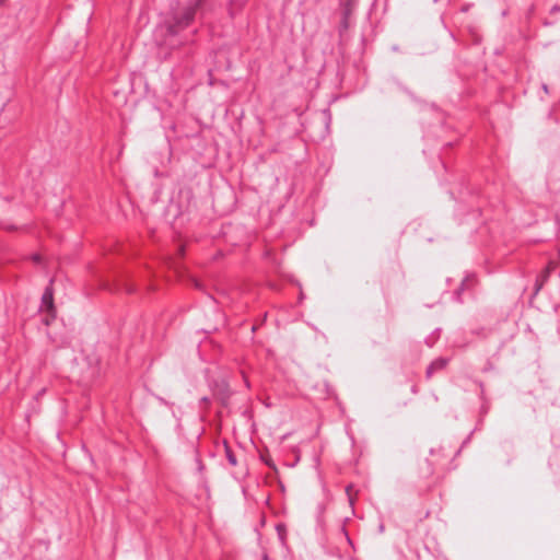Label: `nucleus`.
Listing matches in <instances>:
<instances>
[{"label":"nucleus","instance_id":"f257e3e1","mask_svg":"<svg viewBox=\"0 0 560 560\" xmlns=\"http://www.w3.org/2000/svg\"><path fill=\"white\" fill-rule=\"evenodd\" d=\"M454 145L453 140H445L439 151V162L445 173L453 178V187L450 189L451 197L456 201L454 217L460 225H468L471 229L480 221L485 223L489 217L485 208L486 200L479 188L470 183L466 173H456L446 158V151Z\"/></svg>","mask_w":560,"mask_h":560},{"label":"nucleus","instance_id":"f03ea898","mask_svg":"<svg viewBox=\"0 0 560 560\" xmlns=\"http://www.w3.org/2000/svg\"><path fill=\"white\" fill-rule=\"evenodd\" d=\"M133 255V249L114 242L108 253L96 265L90 266V272L97 288L109 292L125 291L128 294L138 291L133 273L124 266L125 261Z\"/></svg>","mask_w":560,"mask_h":560},{"label":"nucleus","instance_id":"7ed1b4c3","mask_svg":"<svg viewBox=\"0 0 560 560\" xmlns=\"http://www.w3.org/2000/svg\"><path fill=\"white\" fill-rule=\"evenodd\" d=\"M207 0H188L187 4L177 11H173L170 19L183 31L189 27L195 21L197 11Z\"/></svg>","mask_w":560,"mask_h":560},{"label":"nucleus","instance_id":"20e7f679","mask_svg":"<svg viewBox=\"0 0 560 560\" xmlns=\"http://www.w3.org/2000/svg\"><path fill=\"white\" fill-rule=\"evenodd\" d=\"M208 386L213 397L219 400L222 407L226 408L233 394L229 381L223 376H211L208 378Z\"/></svg>","mask_w":560,"mask_h":560},{"label":"nucleus","instance_id":"39448f33","mask_svg":"<svg viewBox=\"0 0 560 560\" xmlns=\"http://www.w3.org/2000/svg\"><path fill=\"white\" fill-rule=\"evenodd\" d=\"M478 283V278L475 272H466L459 285L453 291L452 300L456 303H464L463 293L474 290Z\"/></svg>","mask_w":560,"mask_h":560},{"label":"nucleus","instance_id":"423d86ee","mask_svg":"<svg viewBox=\"0 0 560 560\" xmlns=\"http://www.w3.org/2000/svg\"><path fill=\"white\" fill-rule=\"evenodd\" d=\"M341 19L338 27V33L340 36L346 33L350 27V16L352 14L353 8L351 0L341 1Z\"/></svg>","mask_w":560,"mask_h":560},{"label":"nucleus","instance_id":"0eeeda50","mask_svg":"<svg viewBox=\"0 0 560 560\" xmlns=\"http://www.w3.org/2000/svg\"><path fill=\"white\" fill-rule=\"evenodd\" d=\"M556 266L552 260H550L545 268L537 275L534 283V292L533 295H537L539 291L544 288V285L547 283V281L550 278V275L555 270Z\"/></svg>","mask_w":560,"mask_h":560},{"label":"nucleus","instance_id":"6e6552de","mask_svg":"<svg viewBox=\"0 0 560 560\" xmlns=\"http://www.w3.org/2000/svg\"><path fill=\"white\" fill-rule=\"evenodd\" d=\"M39 311H56L55 300H54V280L50 279L48 285L44 289L40 299Z\"/></svg>","mask_w":560,"mask_h":560},{"label":"nucleus","instance_id":"1a4fd4ad","mask_svg":"<svg viewBox=\"0 0 560 560\" xmlns=\"http://www.w3.org/2000/svg\"><path fill=\"white\" fill-rule=\"evenodd\" d=\"M164 213L166 217L177 219L184 213V206L179 201L175 200L174 196H172L168 203L164 207Z\"/></svg>","mask_w":560,"mask_h":560},{"label":"nucleus","instance_id":"9d476101","mask_svg":"<svg viewBox=\"0 0 560 560\" xmlns=\"http://www.w3.org/2000/svg\"><path fill=\"white\" fill-rule=\"evenodd\" d=\"M447 364H448L447 358L439 357V358L434 359L428 365V368L425 370V377L428 380H430L436 371H441V370L445 369Z\"/></svg>","mask_w":560,"mask_h":560},{"label":"nucleus","instance_id":"9b49d317","mask_svg":"<svg viewBox=\"0 0 560 560\" xmlns=\"http://www.w3.org/2000/svg\"><path fill=\"white\" fill-rule=\"evenodd\" d=\"M154 278H155V271L151 267L147 266L144 269V276L142 279L147 291L156 290L158 287L154 281Z\"/></svg>","mask_w":560,"mask_h":560},{"label":"nucleus","instance_id":"f8f14e48","mask_svg":"<svg viewBox=\"0 0 560 560\" xmlns=\"http://www.w3.org/2000/svg\"><path fill=\"white\" fill-rule=\"evenodd\" d=\"M90 370V376L95 377L100 374V358L95 354H89L84 359Z\"/></svg>","mask_w":560,"mask_h":560},{"label":"nucleus","instance_id":"ddd939ff","mask_svg":"<svg viewBox=\"0 0 560 560\" xmlns=\"http://www.w3.org/2000/svg\"><path fill=\"white\" fill-rule=\"evenodd\" d=\"M165 27H166V35L171 36V37L177 36L183 31L182 28H179V26L175 25V22L172 21L171 19H168L165 22Z\"/></svg>","mask_w":560,"mask_h":560},{"label":"nucleus","instance_id":"4468645a","mask_svg":"<svg viewBox=\"0 0 560 560\" xmlns=\"http://www.w3.org/2000/svg\"><path fill=\"white\" fill-rule=\"evenodd\" d=\"M224 451H225V457H226L228 463L231 466H236L237 465V457H236V455L234 454V452L232 451L231 446L228 444L226 441H224Z\"/></svg>","mask_w":560,"mask_h":560},{"label":"nucleus","instance_id":"2eb2a0df","mask_svg":"<svg viewBox=\"0 0 560 560\" xmlns=\"http://www.w3.org/2000/svg\"><path fill=\"white\" fill-rule=\"evenodd\" d=\"M42 322L44 325L49 326L57 317V311H44Z\"/></svg>","mask_w":560,"mask_h":560},{"label":"nucleus","instance_id":"dca6fc26","mask_svg":"<svg viewBox=\"0 0 560 560\" xmlns=\"http://www.w3.org/2000/svg\"><path fill=\"white\" fill-rule=\"evenodd\" d=\"M392 81L394 84H396L404 93H406L412 100L416 98L413 93L407 86H405L397 78H392Z\"/></svg>","mask_w":560,"mask_h":560},{"label":"nucleus","instance_id":"f3484780","mask_svg":"<svg viewBox=\"0 0 560 560\" xmlns=\"http://www.w3.org/2000/svg\"><path fill=\"white\" fill-rule=\"evenodd\" d=\"M477 430H478V428H475V429H474L472 431H470V433L465 438V440L462 442V445H460L459 450H458V451L456 452V454H455L456 456H457V455H459V453L462 452V450H463L464 447H466V446L470 443L471 438H472L474 433H475Z\"/></svg>","mask_w":560,"mask_h":560},{"label":"nucleus","instance_id":"a211bd4d","mask_svg":"<svg viewBox=\"0 0 560 560\" xmlns=\"http://www.w3.org/2000/svg\"><path fill=\"white\" fill-rule=\"evenodd\" d=\"M152 396L163 406H167L170 408H173L174 404L166 400L165 398H163L162 396L158 395V394H153L152 393Z\"/></svg>","mask_w":560,"mask_h":560},{"label":"nucleus","instance_id":"6ab92c4d","mask_svg":"<svg viewBox=\"0 0 560 560\" xmlns=\"http://www.w3.org/2000/svg\"><path fill=\"white\" fill-rule=\"evenodd\" d=\"M434 137H440V136H439V135H438V132H436L435 130H433L432 128H430V129L425 130V131H424V133H423V139H424L425 141H429L431 138H434Z\"/></svg>","mask_w":560,"mask_h":560},{"label":"nucleus","instance_id":"aec40b11","mask_svg":"<svg viewBox=\"0 0 560 560\" xmlns=\"http://www.w3.org/2000/svg\"><path fill=\"white\" fill-rule=\"evenodd\" d=\"M199 405L205 409V411H207L210 406V398L208 396H202L199 400Z\"/></svg>","mask_w":560,"mask_h":560},{"label":"nucleus","instance_id":"412c9836","mask_svg":"<svg viewBox=\"0 0 560 560\" xmlns=\"http://www.w3.org/2000/svg\"><path fill=\"white\" fill-rule=\"evenodd\" d=\"M261 460L265 463V465H267L269 468L273 469V470H277V467H276V464L272 462V459L270 458H267L265 456L261 455Z\"/></svg>","mask_w":560,"mask_h":560},{"label":"nucleus","instance_id":"4be33fe9","mask_svg":"<svg viewBox=\"0 0 560 560\" xmlns=\"http://www.w3.org/2000/svg\"><path fill=\"white\" fill-rule=\"evenodd\" d=\"M438 119H439V125H438V126H434V128H436V129H439V130H441V131L445 132V131L448 129V127H447L446 122L441 120L440 115L438 116Z\"/></svg>","mask_w":560,"mask_h":560},{"label":"nucleus","instance_id":"5701e85b","mask_svg":"<svg viewBox=\"0 0 560 560\" xmlns=\"http://www.w3.org/2000/svg\"><path fill=\"white\" fill-rule=\"evenodd\" d=\"M160 199H161V198H160V196H159V190L156 189V190L154 191V195H153V196H152V198H151V202H152V203H156L158 201H160Z\"/></svg>","mask_w":560,"mask_h":560},{"label":"nucleus","instance_id":"b1692460","mask_svg":"<svg viewBox=\"0 0 560 560\" xmlns=\"http://www.w3.org/2000/svg\"><path fill=\"white\" fill-rule=\"evenodd\" d=\"M471 5H472L471 3H465L464 5H462L460 12H463V13L468 12L470 10Z\"/></svg>","mask_w":560,"mask_h":560},{"label":"nucleus","instance_id":"393cba45","mask_svg":"<svg viewBox=\"0 0 560 560\" xmlns=\"http://www.w3.org/2000/svg\"><path fill=\"white\" fill-rule=\"evenodd\" d=\"M557 12H560V4H559V3H556V4H553V5L550 8V13H551V14L557 13Z\"/></svg>","mask_w":560,"mask_h":560},{"label":"nucleus","instance_id":"a878e982","mask_svg":"<svg viewBox=\"0 0 560 560\" xmlns=\"http://www.w3.org/2000/svg\"><path fill=\"white\" fill-rule=\"evenodd\" d=\"M488 406H486L485 404L481 406L480 408V417H485L487 413H488Z\"/></svg>","mask_w":560,"mask_h":560},{"label":"nucleus","instance_id":"bb28decb","mask_svg":"<svg viewBox=\"0 0 560 560\" xmlns=\"http://www.w3.org/2000/svg\"><path fill=\"white\" fill-rule=\"evenodd\" d=\"M32 260L39 264V262H42V256L39 254H33Z\"/></svg>","mask_w":560,"mask_h":560},{"label":"nucleus","instance_id":"cd10ccee","mask_svg":"<svg viewBox=\"0 0 560 560\" xmlns=\"http://www.w3.org/2000/svg\"><path fill=\"white\" fill-rule=\"evenodd\" d=\"M351 488H352V486H351V485L347 486V488H346V492H347V494H348V497H349V502H350V504L352 505V504H353V499H352V498H351V495H350V490H351Z\"/></svg>","mask_w":560,"mask_h":560},{"label":"nucleus","instance_id":"c85d7f7f","mask_svg":"<svg viewBox=\"0 0 560 560\" xmlns=\"http://www.w3.org/2000/svg\"><path fill=\"white\" fill-rule=\"evenodd\" d=\"M172 416L176 419L177 421V428L180 427V418L176 415L175 410L172 409Z\"/></svg>","mask_w":560,"mask_h":560},{"label":"nucleus","instance_id":"c756f323","mask_svg":"<svg viewBox=\"0 0 560 560\" xmlns=\"http://www.w3.org/2000/svg\"><path fill=\"white\" fill-rule=\"evenodd\" d=\"M277 530H278L279 537H280V538H282L281 532H282V530H285V529H284V526H283V525H280V524H279V525H277Z\"/></svg>","mask_w":560,"mask_h":560},{"label":"nucleus","instance_id":"7c9ffc66","mask_svg":"<svg viewBox=\"0 0 560 560\" xmlns=\"http://www.w3.org/2000/svg\"><path fill=\"white\" fill-rule=\"evenodd\" d=\"M390 50L394 52H398V51H400V48L398 45L395 44V45H392Z\"/></svg>","mask_w":560,"mask_h":560},{"label":"nucleus","instance_id":"2f4dec72","mask_svg":"<svg viewBox=\"0 0 560 560\" xmlns=\"http://www.w3.org/2000/svg\"><path fill=\"white\" fill-rule=\"evenodd\" d=\"M384 530H385V526H384V524H383V523H381V524L378 525V533H380V534H382V533H384Z\"/></svg>","mask_w":560,"mask_h":560},{"label":"nucleus","instance_id":"473e14b6","mask_svg":"<svg viewBox=\"0 0 560 560\" xmlns=\"http://www.w3.org/2000/svg\"><path fill=\"white\" fill-rule=\"evenodd\" d=\"M342 530H343V533H345V536H346V538H347L348 542H349L350 545H352V541H351V539H350V537H349L348 533L346 532V529H345V528H342Z\"/></svg>","mask_w":560,"mask_h":560},{"label":"nucleus","instance_id":"72a5a7b5","mask_svg":"<svg viewBox=\"0 0 560 560\" xmlns=\"http://www.w3.org/2000/svg\"><path fill=\"white\" fill-rule=\"evenodd\" d=\"M541 89L544 90L545 93L549 92L548 85L546 83H542Z\"/></svg>","mask_w":560,"mask_h":560},{"label":"nucleus","instance_id":"f704fd0d","mask_svg":"<svg viewBox=\"0 0 560 560\" xmlns=\"http://www.w3.org/2000/svg\"><path fill=\"white\" fill-rule=\"evenodd\" d=\"M347 434H348L349 439L351 440V443L353 444L354 443L353 434H351L349 431H347Z\"/></svg>","mask_w":560,"mask_h":560},{"label":"nucleus","instance_id":"c9c22d12","mask_svg":"<svg viewBox=\"0 0 560 560\" xmlns=\"http://www.w3.org/2000/svg\"><path fill=\"white\" fill-rule=\"evenodd\" d=\"M244 382H245L246 387L249 388L250 387V383H249V381L247 380L246 376H244Z\"/></svg>","mask_w":560,"mask_h":560},{"label":"nucleus","instance_id":"e433bc0d","mask_svg":"<svg viewBox=\"0 0 560 560\" xmlns=\"http://www.w3.org/2000/svg\"><path fill=\"white\" fill-rule=\"evenodd\" d=\"M304 298H305V295H304V293L301 291V292H300V295H299V300H300V302H302Z\"/></svg>","mask_w":560,"mask_h":560},{"label":"nucleus","instance_id":"4c0bfd02","mask_svg":"<svg viewBox=\"0 0 560 560\" xmlns=\"http://www.w3.org/2000/svg\"><path fill=\"white\" fill-rule=\"evenodd\" d=\"M552 24H553V22H549L548 20L544 21V25H546V26H549V25H552Z\"/></svg>","mask_w":560,"mask_h":560},{"label":"nucleus","instance_id":"58836bf2","mask_svg":"<svg viewBox=\"0 0 560 560\" xmlns=\"http://www.w3.org/2000/svg\"><path fill=\"white\" fill-rule=\"evenodd\" d=\"M429 151H431V149L428 147L423 148V150H422L423 154H428Z\"/></svg>","mask_w":560,"mask_h":560},{"label":"nucleus","instance_id":"ea45409f","mask_svg":"<svg viewBox=\"0 0 560 560\" xmlns=\"http://www.w3.org/2000/svg\"><path fill=\"white\" fill-rule=\"evenodd\" d=\"M482 418H483V417H480V419H479V421H478V424H477V427H476V428H478V430L480 429V425H481V423H482Z\"/></svg>","mask_w":560,"mask_h":560},{"label":"nucleus","instance_id":"a19ab883","mask_svg":"<svg viewBox=\"0 0 560 560\" xmlns=\"http://www.w3.org/2000/svg\"><path fill=\"white\" fill-rule=\"evenodd\" d=\"M262 560H272L267 553L262 556Z\"/></svg>","mask_w":560,"mask_h":560},{"label":"nucleus","instance_id":"79ce46f5","mask_svg":"<svg viewBox=\"0 0 560 560\" xmlns=\"http://www.w3.org/2000/svg\"><path fill=\"white\" fill-rule=\"evenodd\" d=\"M45 392H46V389H45V388H43L42 390H39V392H38V394H37V397L43 396V394H44Z\"/></svg>","mask_w":560,"mask_h":560},{"label":"nucleus","instance_id":"37998d69","mask_svg":"<svg viewBox=\"0 0 560 560\" xmlns=\"http://www.w3.org/2000/svg\"><path fill=\"white\" fill-rule=\"evenodd\" d=\"M550 175L547 177V184L550 185Z\"/></svg>","mask_w":560,"mask_h":560},{"label":"nucleus","instance_id":"c03bdc74","mask_svg":"<svg viewBox=\"0 0 560 560\" xmlns=\"http://www.w3.org/2000/svg\"><path fill=\"white\" fill-rule=\"evenodd\" d=\"M432 110H438V108L434 105H431Z\"/></svg>","mask_w":560,"mask_h":560},{"label":"nucleus","instance_id":"a18cd8bd","mask_svg":"<svg viewBox=\"0 0 560 560\" xmlns=\"http://www.w3.org/2000/svg\"><path fill=\"white\" fill-rule=\"evenodd\" d=\"M256 329H257V326H256V325H254V326L252 327V330H253V331H255Z\"/></svg>","mask_w":560,"mask_h":560},{"label":"nucleus","instance_id":"49530a36","mask_svg":"<svg viewBox=\"0 0 560 560\" xmlns=\"http://www.w3.org/2000/svg\"><path fill=\"white\" fill-rule=\"evenodd\" d=\"M491 369V365L489 364V366L485 368V371H488Z\"/></svg>","mask_w":560,"mask_h":560},{"label":"nucleus","instance_id":"de8ad7c7","mask_svg":"<svg viewBox=\"0 0 560 560\" xmlns=\"http://www.w3.org/2000/svg\"><path fill=\"white\" fill-rule=\"evenodd\" d=\"M5 2V0H0V5H2Z\"/></svg>","mask_w":560,"mask_h":560}]
</instances>
